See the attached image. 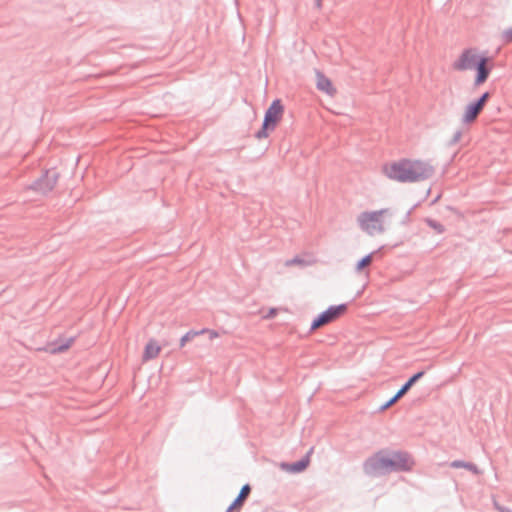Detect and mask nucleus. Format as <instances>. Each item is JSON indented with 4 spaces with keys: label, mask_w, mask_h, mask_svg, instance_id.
I'll use <instances>...</instances> for the list:
<instances>
[{
    "label": "nucleus",
    "mask_w": 512,
    "mask_h": 512,
    "mask_svg": "<svg viewBox=\"0 0 512 512\" xmlns=\"http://www.w3.org/2000/svg\"><path fill=\"white\" fill-rule=\"evenodd\" d=\"M284 107L279 99H275L267 111L265 112L264 120L261 129L256 132L255 137L257 139H263L268 137L269 131H273L277 123L282 118Z\"/></svg>",
    "instance_id": "obj_3"
},
{
    "label": "nucleus",
    "mask_w": 512,
    "mask_h": 512,
    "mask_svg": "<svg viewBox=\"0 0 512 512\" xmlns=\"http://www.w3.org/2000/svg\"><path fill=\"white\" fill-rule=\"evenodd\" d=\"M389 209H380L377 211H365L358 215L357 223L362 231L370 236L381 234L385 231L382 216L387 214Z\"/></svg>",
    "instance_id": "obj_2"
},
{
    "label": "nucleus",
    "mask_w": 512,
    "mask_h": 512,
    "mask_svg": "<svg viewBox=\"0 0 512 512\" xmlns=\"http://www.w3.org/2000/svg\"><path fill=\"white\" fill-rule=\"evenodd\" d=\"M502 38L506 43L512 42V27L503 31Z\"/></svg>",
    "instance_id": "obj_24"
},
{
    "label": "nucleus",
    "mask_w": 512,
    "mask_h": 512,
    "mask_svg": "<svg viewBox=\"0 0 512 512\" xmlns=\"http://www.w3.org/2000/svg\"><path fill=\"white\" fill-rule=\"evenodd\" d=\"M374 254H375V252H372V253L364 256L361 260H359L357 265H356V271L360 272L365 267L369 266L372 263V261H373V255Z\"/></svg>",
    "instance_id": "obj_18"
},
{
    "label": "nucleus",
    "mask_w": 512,
    "mask_h": 512,
    "mask_svg": "<svg viewBox=\"0 0 512 512\" xmlns=\"http://www.w3.org/2000/svg\"><path fill=\"white\" fill-rule=\"evenodd\" d=\"M160 351H161V347L159 346V344L153 339L150 340L145 346L144 353H143V360L148 361V360L156 358L158 356V354L160 353Z\"/></svg>",
    "instance_id": "obj_14"
},
{
    "label": "nucleus",
    "mask_w": 512,
    "mask_h": 512,
    "mask_svg": "<svg viewBox=\"0 0 512 512\" xmlns=\"http://www.w3.org/2000/svg\"><path fill=\"white\" fill-rule=\"evenodd\" d=\"M270 314L274 315L275 314V309H271Z\"/></svg>",
    "instance_id": "obj_28"
},
{
    "label": "nucleus",
    "mask_w": 512,
    "mask_h": 512,
    "mask_svg": "<svg viewBox=\"0 0 512 512\" xmlns=\"http://www.w3.org/2000/svg\"><path fill=\"white\" fill-rule=\"evenodd\" d=\"M347 304H340L337 306H330L327 310L319 314L311 324V330H316L324 325H327L347 311Z\"/></svg>",
    "instance_id": "obj_5"
},
{
    "label": "nucleus",
    "mask_w": 512,
    "mask_h": 512,
    "mask_svg": "<svg viewBox=\"0 0 512 512\" xmlns=\"http://www.w3.org/2000/svg\"><path fill=\"white\" fill-rule=\"evenodd\" d=\"M206 331H207V328H204V329L199 330V331H195V330L188 331L181 338V340H180V347H184L187 342L191 341L192 339H194L198 335L205 334Z\"/></svg>",
    "instance_id": "obj_17"
},
{
    "label": "nucleus",
    "mask_w": 512,
    "mask_h": 512,
    "mask_svg": "<svg viewBox=\"0 0 512 512\" xmlns=\"http://www.w3.org/2000/svg\"><path fill=\"white\" fill-rule=\"evenodd\" d=\"M401 397H398V393H396L390 400H388L385 404L380 407V411H385L393 404H395Z\"/></svg>",
    "instance_id": "obj_22"
},
{
    "label": "nucleus",
    "mask_w": 512,
    "mask_h": 512,
    "mask_svg": "<svg viewBox=\"0 0 512 512\" xmlns=\"http://www.w3.org/2000/svg\"><path fill=\"white\" fill-rule=\"evenodd\" d=\"M489 59L487 57H481L480 62H478V65L474 68L477 70V75L475 78V85H481L483 84L490 74V67H488Z\"/></svg>",
    "instance_id": "obj_10"
},
{
    "label": "nucleus",
    "mask_w": 512,
    "mask_h": 512,
    "mask_svg": "<svg viewBox=\"0 0 512 512\" xmlns=\"http://www.w3.org/2000/svg\"><path fill=\"white\" fill-rule=\"evenodd\" d=\"M250 492H251L250 485L249 484L243 485L238 496L232 502V504L228 507L226 512H232L234 510L238 511L243 506V504L246 501V499L248 498Z\"/></svg>",
    "instance_id": "obj_12"
},
{
    "label": "nucleus",
    "mask_w": 512,
    "mask_h": 512,
    "mask_svg": "<svg viewBox=\"0 0 512 512\" xmlns=\"http://www.w3.org/2000/svg\"><path fill=\"white\" fill-rule=\"evenodd\" d=\"M316 77H317V88L320 91H323L329 95H333V93L335 92V89L333 88V85H332L330 79H328L324 74H322L319 71L316 72Z\"/></svg>",
    "instance_id": "obj_13"
},
{
    "label": "nucleus",
    "mask_w": 512,
    "mask_h": 512,
    "mask_svg": "<svg viewBox=\"0 0 512 512\" xmlns=\"http://www.w3.org/2000/svg\"><path fill=\"white\" fill-rule=\"evenodd\" d=\"M480 58L476 53L472 50H465L459 59L454 62L453 68L458 71L472 70L480 62Z\"/></svg>",
    "instance_id": "obj_9"
},
{
    "label": "nucleus",
    "mask_w": 512,
    "mask_h": 512,
    "mask_svg": "<svg viewBox=\"0 0 512 512\" xmlns=\"http://www.w3.org/2000/svg\"><path fill=\"white\" fill-rule=\"evenodd\" d=\"M312 452L313 448H311L306 454V456L300 459L299 461H296L294 463H283L282 467L288 472L300 473L308 467L310 462V455Z\"/></svg>",
    "instance_id": "obj_11"
},
{
    "label": "nucleus",
    "mask_w": 512,
    "mask_h": 512,
    "mask_svg": "<svg viewBox=\"0 0 512 512\" xmlns=\"http://www.w3.org/2000/svg\"><path fill=\"white\" fill-rule=\"evenodd\" d=\"M364 472L373 477L387 474V453L379 451L369 457L363 464Z\"/></svg>",
    "instance_id": "obj_4"
},
{
    "label": "nucleus",
    "mask_w": 512,
    "mask_h": 512,
    "mask_svg": "<svg viewBox=\"0 0 512 512\" xmlns=\"http://www.w3.org/2000/svg\"><path fill=\"white\" fill-rule=\"evenodd\" d=\"M434 167L425 161L402 159L384 167L385 175L402 183L420 182L434 174Z\"/></svg>",
    "instance_id": "obj_1"
},
{
    "label": "nucleus",
    "mask_w": 512,
    "mask_h": 512,
    "mask_svg": "<svg viewBox=\"0 0 512 512\" xmlns=\"http://www.w3.org/2000/svg\"><path fill=\"white\" fill-rule=\"evenodd\" d=\"M411 457L406 452H393L387 455V472L409 471L413 466Z\"/></svg>",
    "instance_id": "obj_6"
},
{
    "label": "nucleus",
    "mask_w": 512,
    "mask_h": 512,
    "mask_svg": "<svg viewBox=\"0 0 512 512\" xmlns=\"http://www.w3.org/2000/svg\"><path fill=\"white\" fill-rule=\"evenodd\" d=\"M424 374V371H420L411 376L408 381L398 390V397H403L410 390V388L424 376Z\"/></svg>",
    "instance_id": "obj_15"
},
{
    "label": "nucleus",
    "mask_w": 512,
    "mask_h": 512,
    "mask_svg": "<svg viewBox=\"0 0 512 512\" xmlns=\"http://www.w3.org/2000/svg\"><path fill=\"white\" fill-rule=\"evenodd\" d=\"M315 5H316L317 8H321L322 0H316Z\"/></svg>",
    "instance_id": "obj_27"
},
{
    "label": "nucleus",
    "mask_w": 512,
    "mask_h": 512,
    "mask_svg": "<svg viewBox=\"0 0 512 512\" xmlns=\"http://www.w3.org/2000/svg\"><path fill=\"white\" fill-rule=\"evenodd\" d=\"M489 98L490 93L485 92L477 100L468 104L463 115L462 122L466 124L474 122L477 119L478 115L483 110Z\"/></svg>",
    "instance_id": "obj_7"
},
{
    "label": "nucleus",
    "mask_w": 512,
    "mask_h": 512,
    "mask_svg": "<svg viewBox=\"0 0 512 512\" xmlns=\"http://www.w3.org/2000/svg\"><path fill=\"white\" fill-rule=\"evenodd\" d=\"M494 505V508L498 511V512H512V509L506 507V506H503L501 505L500 503H498L497 501H494L493 503Z\"/></svg>",
    "instance_id": "obj_25"
},
{
    "label": "nucleus",
    "mask_w": 512,
    "mask_h": 512,
    "mask_svg": "<svg viewBox=\"0 0 512 512\" xmlns=\"http://www.w3.org/2000/svg\"><path fill=\"white\" fill-rule=\"evenodd\" d=\"M205 333H208L209 334V338L210 339H214L216 337H218V332H216L215 330H210V329H207V331Z\"/></svg>",
    "instance_id": "obj_26"
},
{
    "label": "nucleus",
    "mask_w": 512,
    "mask_h": 512,
    "mask_svg": "<svg viewBox=\"0 0 512 512\" xmlns=\"http://www.w3.org/2000/svg\"><path fill=\"white\" fill-rule=\"evenodd\" d=\"M427 225L435 230L438 234H442L445 231V227L438 221L433 219H427L426 220Z\"/></svg>",
    "instance_id": "obj_20"
},
{
    "label": "nucleus",
    "mask_w": 512,
    "mask_h": 512,
    "mask_svg": "<svg viewBox=\"0 0 512 512\" xmlns=\"http://www.w3.org/2000/svg\"><path fill=\"white\" fill-rule=\"evenodd\" d=\"M462 137V131L461 130H457L454 134H453V137L451 138V140L449 141L448 145L449 146H453L455 144H457L460 139Z\"/></svg>",
    "instance_id": "obj_23"
},
{
    "label": "nucleus",
    "mask_w": 512,
    "mask_h": 512,
    "mask_svg": "<svg viewBox=\"0 0 512 512\" xmlns=\"http://www.w3.org/2000/svg\"><path fill=\"white\" fill-rule=\"evenodd\" d=\"M58 180V173L56 171H46L41 178L36 180L30 188L41 194H47L53 190Z\"/></svg>",
    "instance_id": "obj_8"
},
{
    "label": "nucleus",
    "mask_w": 512,
    "mask_h": 512,
    "mask_svg": "<svg viewBox=\"0 0 512 512\" xmlns=\"http://www.w3.org/2000/svg\"><path fill=\"white\" fill-rule=\"evenodd\" d=\"M306 264H307L306 261L303 258L298 257V256H296V257H294V258H292L290 260H287L285 262L286 266H292V265L305 266Z\"/></svg>",
    "instance_id": "obj_21"
},
{
    "label": "nucleus",
    "mask_w": 512,
    "mask_h": 512,
    "mask_svg": "<svg viewBox=\"0 0 512 512\" xmlns=\"http://www.w3.org/2000/svg\"><path fill=\"white\" fill-rule=\"evenodd\" d=\"M72 342H73V338H69L65 343L54 345L52 347L51 351L53 353L64 352L65 350H67L71 346Z\"/></svg>",
    "instance_id": "obj_19"
},
{
    "label": "nucleus",
    "mask_w": 512,
    "mask_h": 512,
    "mask_svg": "<svg viewBox=\"0 0 512 512\" xmlns=\"http://www.w3.org/2000/svg\"><path fill=\"white\" fill-rule=\"evenodd\" d=\"M450 466L452 468H465V469L473 472L474 474H479L478 467L471 462H465L462 460H454L450 463Z\"/></svg>",
    "instance_id": "obj_16"
}]
</instances>
